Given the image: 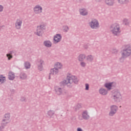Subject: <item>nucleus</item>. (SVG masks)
I'll return each instance as SVG.
<instances>
[{"mask_svg":"<svg viewBox=\"0 0 131 131\" xmlns=\"http://www.w3.org/2000/svg\"><path fill=\"white\" fill-rule=\"evenodd\" d=\"M78 80L77 77L75 76H72L71 77L68 76L66 80L60 82V84L61 85H67L68 88L70 89L73 85L72 83L74 82V83L77 84L78 83Z\"/></svg>","mask_w":131,"mask_h":131,"instance_id":"obj_1","label":"nucleus"},{"mask_svg":"<svg viewBox=\"0 0 131 131\" xmlns=\"http://www.w3.org/2000/svg\"><path fill=\"white\" fill-rule=\"evenodd\" d=\"M110 30L111 32H112L115 36H118L119 35V33L121 32L120 26L118 24H114L112 25L110 27Z\"/></svg>","mask_w":131,"mask_h":131,"instance_id":"obj_2","label":"nucleus"},{"mask_svg":"<svg viewBox=\"0 0 131 131\" xmlns=\"http://www.w3.org/2000/svg\"><path fill=\"white\" fill-rule=\"evenodd\" d=\"M123 57L127 58L131 55V47L129 45L124 46V49L122 51Z\"/></svg>","mask_w":131,"mask_h":131,"instance_id":"obj_3","label":"nucleus"},{"mask_svg":"<svg viewBox=\"0 0 131 131\" xmlns=\"http://www.w3.org/2000/svg\"><path fill=\"white\" fill-rule=\"evenodd\" d=\"M112 98L115 102L119 103L121 100V94H120V92L118 91H115L112 94Z\"/></svg>","mask_w":131,"mask_h":131,"instance_id":"obj_4","label":"nucleus"},{"mask_svg":"<svg viewBox=\"0 0 131 131\" xmlns=\"http://www.w3.org/2000/svg\"><path fill=\"white\" fill-rule=\"evenodd\" d=\"M45 30H46V24L38 26L37 27V35H38V36H41Z\"/></svg>","mask_w":131,"mask_h":131,"instance_id":"obj_5","label":"nucleus"},{"mask_svg":"<svg viewBox=\"0 0 131 131\" xmlns=\"http://www.w3.org/2000/svg\"><path fill=\"white\" fill-rule=\"evenodd\" d=\"M89 25L92 29H97L100 27L99 21L96 19H92V21L89 23Z\"/></svg>","mask_w":131,"mask_h":131,"instance_id":"obj_6","label":"nucleus"},{"mask_svg":"<svg viewBox=\"0 0 131 131\" xmlns=\"http://www.w3.org/2000/svg\"><path fill=\"white\" fill-rule=\"evenodd\" d=\"M118 110V107L115 105L111 106V111L108 114L110 116H114L115 114H116V112Z\"/></svg>","mask_w":131,"mask_h":131,"instance_id":"obj_7","label":"nucleus"},{"mask_svg":"<svg viewBox=\"0 0 131 131\" xmlns=\"http://www.w3.org/2000/svg\"><path fill=\"white\" fill-rule=\"evenodd\" d=\"M37 65L38 70H39V71H42V70H43V66H45V61L41 59H38Z\"/></svg>","mask_w":131,"mask_h":131,"instance_id":"obj_8","label":"nucleus"},{"mask_svg":"<svg viewBox=\"0 0 131 131\" xmlns=\"http://www.w3.org/2000/svg\"><path fill=\"white\" fill-rule=\"evenodd\" d=\"M10 117L11 116L10 115V113H7L4 115V118L2 120V125L6 126L8 123H9V120H10Z\"/></svg>","mask_w":131,"mask_h":131,"instance_id":"obj_9","label":"nucleus"},{"mask_svg":"<svg viewBox=\"0 0 131 131\" xmlns=\"http://www.w3.org/2000/svg\"><path fill=\"white\" fill-rule=\"evenodd\" d=\"M62 39V35L60 34H56L54 38V43H58V42H60V40Z\"/></svg>","mask_w":131,"mask_h":131,"instance_id":"obj_10","label":"nucleus"},{"mask_svg":"<svg viewBox=\"0 0 131 131\" xmlns=\"http://www.w3.org/2000/svg\"><path fill=\"white\" fill-rule=\"evenodd\" d=\"M54 90L56 94H57V95H58L59 96L62 95V94H63V91H64V89L61 88L58 86H55L54 88Z\"/></svg>","mask_w":131,"mask_h":131,"instance_id":"obj_11","label":"nucleus"},{"mask_svg":"<svg viewBox=\"0 0 131 131\" xmlns=\"http://www.w3.org/2000/svg\"><path fill=\"white\" fill-rule=\"evenodd\" d=\"M34 11L36 14H39V13H41V12H42V8L39 5H36L34 8Z\"/></svg>","mask_w":131,"mask_h":131,"instance_id":"obj_12","label":"nucleus"},{"mask_svg":"<svg viewBox=\"0 0 131 131\" xmlns=\"http://www.w3.org/2000/svg\"><path fill=\"white\" fill-rule=\"evenodd\" d=\"M13 54H14V55H16V51L12 50L10 51L6 54V57L8 58V60L10 61L11 59L13 58Z\"/></svg>","mask_w":131,"mask_h":131,"instance_id":"obj_13","label":"nucleus"},{"mask_svg":"<svg viewBox=\"0 0 131 131\" xmlns=\"http://www.w3.org/2000/svg\"><path fill=\"white\" fill-rule=\"evenodd\" d=\"M22 20L17 19L15 23V27L16 29H21V26H22Z\"/></svg>","mask_w":131,"mask_h":131,"instance_id":"obj_14","label":"nucleus"},{"mask_svg":"<svg viewBox=\"0 0 131 131\" xmlns=\"http://www.w3.org/2000/svg\"><path fill=\"white\" fill-rule=\"evenodd\" d=\"M79 12H80V14L82 16H86V15H88V14H89V13L88 12V10H86L85 8L80 9Z\"/></svg>","mask_w":131,"mask_h":131,"instance_id":"obj_15","label":"nucleus"},{"mask_svg":"<svg viewBox=\"0 0 131 131\" xmlns=\"http://www.w3.org/2000/svg\"><path fill=\"white\" fill-rule=\"evenodd\" d=\"M59 72V70H58V68H54L53 69H51L50 70V75H55V74H57Z\"/></svg>","mask_w":131,"mask_h":131,"instance_id":"obj_16","label":"nucleus"},{"mask_svg":"<svg viewBox=\"0 0 131 131\" xmlns=\"http://www.w3.org/2000/svg\"><path fill=\"white\" fill-rule=\"evenodd\" d=\"M19 77L22 80H25L27 78V74L24 72H21L19 74Z\"/></svg>","mask_w":131,"mask_h":131,"instance_id":"obj_17","label":"nucleus"},{"mask_svg":"<svg viewBox=\"0 0 131 131\" xmlns=\"http://www.w3.org/2000/svg\"><path fill=\"white\" fill-rule=\"evenodd\" d=\"M43 45L45 47H46V48H51V47H52V42L50 40H45Z\"/></svg>","mask_w":131,"mask_h":131,"instance_id":"obj_18","label":"nucleus"},{"mask_svg":"<svg viewBox=\"0 0 131 131\" xmlns=\"http://www.w3.org/2000/svg\"><path fill=\"white\" fill-rule=\"evenodd\" d=\"M82 118L85 120L90 119V115L88 114V111H85L82 113Z\"/></svg>","mask_w":131,"mask_h":131,"instance_id":"obj_19","label":"nucleus"},{"mask_svg":"<svg viewBox=\"0 0 131 131\" xmlns=\"http://www.w3.org/2000/svg\"><path fill=\"white\" fill-rule=\"evenodd\" d=\"M105 3L107 5V6H112L115 4L114 0H105Z\"/></svg>","mask_w":131,"mask_h":131,"instance_id":"obj_20","label":"nucleus"},{"mask_svg":"<svg viewBox=\"0 0 131 131\" xmlns=\"http://www.w3.org/2000/svg\"><path fill=\"white\" fill-rule=\"evenodd\" d=\"M99 93L100 94V95H102L103 96H105L106 95H107V94H108V91H107L106 90L104 89L103 88H101L99 90Z\"/></svg>","mask_w":131,"mask_h":131,"instance_id":"obj_21","label":"nucleus"},{"mask_svg":"<svg viewBox=\"0 0 131 131\" xmlns=\"http://www.w3.org/2000/svg\"><path fill=\"white\" fill-rule=\"evenodd\" d=\"M31 66V64L29 62L26 61L24 62V67H25V68H26V69H30Z\"/></svg>","mask_w":131,"mask_h":131,"instance_id":"obj_22","label":"nucleus"},{"mask_svg":"<svg viewBox=\"0 0 131 131\" xmlns=\"http://www.w3.org/2000/svg\"><path fill=\"white\" fill-rule=\"evenodd\" d=\"M85 59V55L80 54L78 56V60L80 61H83Z\"/></svg>","mask_w":131,"mask_h":131,"instance_id":"obj_23","label":"nucleus"},{"mask_svg":"<svg viewBox=\"0 0 131 131\" xmlns=\"http://www.w3.org/2000/svg\"><path fill=\"white\" fill-rule=\"evenodd\" d=\"M8 78L10 80H14V79H15V75L11 72L9 73Z\"/></svg>","mask_w":131,"mask_h":131,"instance_id":"obj_24","label":"nucleus"},{"mask_svg":"<svg viewBox=\"0 0 131 131\" xmlns=\"http://www.w3.org/2000/svg\"><path fill=\"white\" fill-rule=\"evenodd\" d=\"M118 2L121 5H126L128 3V0H118Z\"/></svg>","mask_w":131,"mask_h":131,"instance_id":"obj_25","label":"nucleus"},{"mask_svg":"<svg viewBox=\"0 0 131 131\" xmlns=\"http://www.w3.org/2000/svg\"><path fill=\"white\" fill-rule=\"evenodd\" d=\"M112 83H113L112 82L105 83V86L107 89V90H108V91L111 90V88H112Z\"/></svg>","mask_w":131,"mask_h":131,"instance_id":"obj_26","label":"nucleus"},{"mask_svg":"<svg viewBox=\"0 0 131 131\" xmlns=\"http://www.w3.org/2000/svg\"><path fill=\"white\" fill-rule=\"evenodd\" d=\"M130 22V21L129 20H128V19H127L126 18H124L123 20V24L124 25H126V26H129Z\"/></svg>","mask_w":131,"mask_h":131,"instance_id":"obj_27","label":"nucleus"},{"mask_svg":"<svg viewBox=\"0 0 131 131\" xmlns=\"http://www.w3.org/2000/svg\"><path fill=\"white\" fill-rule=\"evenodd\" d=\"M86 60L88 62H92L94 60V57L92 55H88Z\"/></svg>","mask_w":131,"mask_h":131,"instance_id":"obj_28","label":"nucleus"},{"mask_svg":"<svg viewBox=\"0 0 131 131\" xmlns=\"http://www.w3.org/2000/svg\"><path fill=\"white\" fill-rule=\"evenodd\" d=\"M62 28L64 32H68L69 27L68 26H63Z\"/></svg>","mask_w":131,"mask_h":131,"instance_id":"obj_29","label":"nucleus"},{"mask_svg":"<svg viewBox=\"0 0 131 131\" xmlns=\"http://www.w3.org/2000/svg\"><path fill=\"white\" fill-rule=\"evenodd\" d=\"M54 114H55V112L54 111L50 110L48 112V115L50 116V117H52Z\"/></svg>","mask_w":131,"mask_h":131,"instance_id":"obj_30","label":"nucleus"},{"mask_svg":"<svg viewBox=\"0 0 131 131\" xmlns=\"http://www.w3.org/2000/svg\"><path fill=\"white\" fill-rule=\"evenodd\" d=\"M6 77H4L3 75H0V82H5Z\"/></svg>","mask_w":131,"mask_h":131,"instance_id":"obj_31","label":"nucleus"},{"mask_svg":"<svg viewBox=\"0 0 131 131\" xmlns=\"http://www.w3.org/2000/svg\"><path fill=\"white\" fill-rule=\"evenodd\" d=\"M125 58H126V57H123V55H122L121 57L120 58V61L122 63V62H123L124 61V59Z\"/></svg>","mask_w":131,"mask_h":131,"instance_id":"obj_32","label":"nucleus"},{"mask_svg":"<svg viewBox=\"0 0 131 131\" xmlns=\"http://www.w3.org/2000/svg\"><path fill=\"white\" fill-rule=\"evenodd\" d=\"M85 85V91H89V90L90 89V85L88 83H86Z\"/></svg>","mask_w":131,"mask_h":131,"instance_id":"obj_33","label":"nucleus"},{"mask_svg":"<svg viewBox=\"0 0 131 131\" xmlns=\"http://www.w3.org/2000/svg\"><path fill=\"white\" fill-rule=\"evenodd\" d=\"M26 100V98H25V97H21L20 98V101H21V102H25Z\"/></svg>","mask_w":131,"mask_h":131,"instance_id":"obj_34","label":"nucleus"},{"mask_svg":"<svg viewBox=\"0 0 131 131\" xmlns=\"http://www.w3.org/2000/svg\"><path fill=\"white\" fill-rule=\"evenodd\" d=\"M4 11V6L0 5V12H3Z\"/></svg>","mask_w":131,"mask_h":131,"instance_id":"obj_35","label":"nucleus"},{"mask_svg":"<svg viewBox=\"0 0 131 131\" xmlns=\"http://www.w3.org/2000/svg\"><path fill=\"white\" fill-rule=\"evenodd\" d=\"M80 64L82 67H85V63L84 62H81Z\"/></svg>","mask_w":131,"mask_h":131,"instance_id":"obj_36","label":"nucleus"},{"mask_svg":"<svg viewBox=\"0 0 131 131\" xmlns=\"http://www.w3.org/2000/svg\"><path fill=\"white\" fill-rule=\"evenodd\" d=\"M77 109H80V108H81V104H78L77 105Z\"/></svg>","mask_w":131,"mask_h":131,"instance_id":"obj_37","label":"nucleus"},{"mask_svg":"<svg viewBox=\"0 0 131 131\" xmlns=\"http://www.w3.org/2000/svg\"><path fill=\"white\" fill-rule=\"evenodd\" d=\"M59 64V67H57V68H58V69H61L62 68V64L60 63H58Z\"/></svg>","mask_w":131,"mask_h":131,"instance_id":"obj_38","label":"nucleus"},{"mask_svg":"<svg viewBox=\"0 0 131 131\" xmlns=\"http://www.w3.org/2000/svg\"><path fill=\"white\" fill-rule=\"evenodd\" d=\"M77 131H82V129L80 127H78L77 129Z\"/></svg>","mask_w":131,"mask_h":131,"instance_id":"obj_39","label":"nucleus"},{"mask_svg":"<svg viewBox=\"0 0 131 131\" xmlns=\"http://www.w3.org/2000/svg\"><path fill=\"white\" fill-rule=\"evenodd\" d=\"M82 1H83V0H77V2H78V3H81V2H82Z\"/></svg>","mask_w":131,"mask_h":131,"instance_id":"obj_40","label":"nucleus"},{"mask_svg":"<svg viewBox=\"0 0 131 131\" xmlns=\"http://www.w3.org/2000/svg\"><path fill=\"white\" fill-rule=\"evenodd\" d=\"M4 126H0V129H2V128H4Z\"/></svg>","mask_w":131,"mask_h":131,"instance_id":"obj_41","label":"nucleus"},{"mask_svg":"<svg viewBox=\"0 0 131 131\" xmlns=\"http://www.w3.org/2000/svg\"><path fill=\"white\" fill-rule=\"evenodd\" d=\"M11 92H12V93H14V92H15V90H11Z\"/></svg>","mask_w":131,"mask_h":131,"instance_id":"obj_42","label":"nucleus"},{"mask_svg":"<svg viewBox=\"0 0 131 131\" xmlns=\"http://www.w3.org/2000/svg\"><path fill=\"white\" fill-rule=\"evenodd\" d=\"M96 1V2H101V1H102V0H95Z\"/></svg>","mask_w":131,"mask_h":131,"instance_id":"obj_43","label":"nucleus"},{"mask_svg":"<svg viewBox=\"0 0 131 131\" xmlns=\"http://www.w3.org/2000/svg\"><path fill=\"white\" fill-rule=\"evenodd\" d=\"M49 79H51V75H49Z\"/></svg>","mask_w":131,"mask_h":131,"instance_id":"obj_44","label":"nucleus"},{"mask_svg":"<svg viewBox=\"0 0 131 131\" xmlns=\"http://www.w3.org/2000/svg\"><path fill=\"white\" fill-rule=\"evenodd\" d=\"M85 49H88V47L87 46H84Z\"/></svg>","mask_w":131,"mask_h":131,"instance_id":"obj_45","label":"nucleus"},{"mask_svg":"<svg viewBox=\"0 0 131 131\" xmlns=\"http://www.w3.org/2000/svg\"><path fill=\"white\" fill-rule=\"evenodd\" d=\"M121 106H120V108H121Z\"/></svg>","mask_w":131,"mask_h":131,"instance_id":"obj_46","label":"nucleus"}]
</instances>
